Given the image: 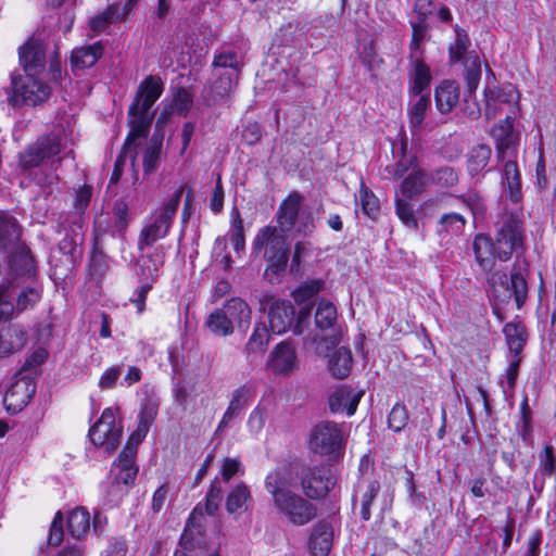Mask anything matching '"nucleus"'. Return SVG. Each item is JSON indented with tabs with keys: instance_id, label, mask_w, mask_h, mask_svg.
I'll return each mask as SVG.
<instances>
[{
	"instance_id": "052dcab7",
	"label": "nucleus",
	"mask_w": 556,
	"mask_h": 556,
	"mask_svg": "<svg viewBox=\"0 0 556 556\" xmlns=\"http://www.w3.org/2000/svg\"><path fill=\"white\" fill-rule=\"evenodd\" d=\"M148 432H149V430L146 429L144 426H139L138 425L137 429L129 437V439H128L125 447L123 448L121 455L135 458L136 453H137V446L146 438Z\"/></svg>"
},
{
	"instance_id": "2eb2a0df",
	"label": "nucleus",
	"mask_w": 556,
	"mask_h": 556,
	"mask_svg": "<svg viewBox=\"0 0 556 556\" xmlns=\"http://www.w3.org/2000/svg\"><path fill=\"white\" fill-rule=\"evenodd\" d=\"M484 109L483 114L488 119L494 118L505 105H513L518 102L519 94L516 88L510 85L488 86L483 91Z\"/></svg>"
},
{
	"instance_id": "f704fd0d",
	"label": "nucleus",
	"mask_w": 556,
	"mask_h": 556,
	"mask_svg": "<svg viewBox=\"0 0 556 556\" xmlns=\"http://www.w3.org/2000/svg\"><path fill=\"white\" fill-rule=\"evenodd\" d=\"M90 529V515L84 507H76L67 516V531L77 540H80Z\"/></svg>"
},
{
	"instance_id": "a211bd4d",
	"label": "nucleus",
	"mask_w": 556,
	"mask_h": 556,
	"mask_svg": "<svg viewBox=\"0 0 556 556\" xmlns=\"http://www.w3.org/2000/svg\"><path fill=\"white\" fill-rule=\"evenodd\" d=\"M298 357L294 346L282 341L270 351L266 368L274 375H289L296 366Z\"/></svg>"
},
{
	"instance_id": "3c124183",
	"label": "nucleus",
	"mask_w": 556,
	"mask_h": 556,
	"mask_svg": "<svg viewBox=\"0 0 556 556\" xmlns=\"http://www.w3.org/2000/svg\"><path fill=\"white\" fill-rule=\"evenodd\" d=\"M408 413L404 405L395 404L388 417V426L394 432H400L407 425Z\"/></svg>"
},
{
	"instance_id": "79ce46f5",
	"label": "nucleus",
	"mask_w": 556,
	"mask_h": 556,
	"mask_svg": "<svg viewBox=\"0 0 556 556\" xmlns=\"http://www.w3.org/2000/svg\"><path fill=\"white\" fill-rule=\"evenodd\" d=\"M412 39L409 42V59L422 58V45L427 38L428 25L425 23L409 22Z\"/></svg>"
},
{
	"instance_id": "f3484780",
	"label": "nucleus",
	"mask_w": 556,
	"mask_h": 556,
	"mask_svg": "<svg viewBox=\"0 0 556 556\" xmlns=\"http://www.w3.org/2000/svg\"><path fill=\"white\" fill-rule=\"evenodd\" d=\"M36 392L35 382L28 377H22L15 380L7 390L3 403L12 414L21 412Z\"/></svg>"
},
{
	"instance_id": "338daca9",
	"label": "nucleus",
	"mask_w": 556,
	"mask_h": 556,
	"mask_svg": "<svg viewBox=\"0 0 556 556\" xmlns=\"http://www.w3.org/2000/svg\"><path fill=\"white\" fill-rule=\"evenodd\" d=\"M243 472L244 469L239 458H224L220 475L225 482H228L236 475H243Z\"/></svg>"
},
{
	"instance_id": "37998d69",
	"label": "nucleus",
	"mask_w": 556,
	"mask_h": 556,
	"mask_svg": "<svg viewBox=\"0 0 556 556\" xmlns=\"http://www.w3.org/2000/svg\"><path fill=\"white\" fill-rule=\"evenodd\" d=\"M205 325L216 336L227 337L233 332V327L220 308L215 309L208 315Z\"/></svg>"
},
{
	"instance_id": "dca6fc26",
	"label": "nucleus",
	"mask_w": 556,
	"mask_h": 556,
	"mask_svg": "<svg viewBox=\"0 0 556 556\" xmlns=\"http://www.w3.org/2000/svg\"><path fill=\"white\" fill-rule=\"evenodd\" d=\"M10 268L16 283L9 282L5 287L11 288L10 292L13 296L15 289L20 287L18 279H30L35 275V263L30 255V250L26 245L18 243L15 247L14 252L10 256Z\"/></svg>"
},
{
	"instance_id": "f8f14e48",
	"label": "nucleus",
	"mask_w": 556,
	"mask_h": 556,
	"mask_svg": "<svg viewBox=\"0 0 556 556\" xmlns=\"http://www.w3.org/2000/svg\"><path fill=\"white\" fill-rule=\"evenodd\" d=\"M122 431V426L116 422L114 412L111 408H105L99 420L90 428L89 438L96 446L103 447L106 453L111 454L119 445Z\"/></svg>"
},
{
	"instance_id": "ea45409f",
	"label": "nucleus",
	"mask_w": 556,
	"mask_h": 556,
	"mask_svg": "<svg viewBox=\"0 0 556 556\" xmlns=\"http://www.w3.org/2000/svg\"><path fill=\"white\" fill-rule=\"evenodd\" d=\"M430 184L429 176L421 169L413 170L402 182V192L409 198L421 193Z\"/></svg>"
},
{
	"instance_id": "a19ab883",
	"label": "nucleus",
	"mask_w": 556,
	"mask_h": 556,
	"mask_svg": "<svg viewBox=\"0 0 556 556\" xmlns=\"http://www.w3.org/2000/svg\"><path fill=\"white\" fill-rule=\"evenodd\" d=\"M118 4H112L103 12L94 15L88 22L90 30L93 35L103 33L112 23L119 22L117 20Z\"/></svg>"
},
{
	"instance_id": "e433bc0d",
	"label": "nucleus",
	"mask_w": 556,
	"mask_h": 556,
	"mask_svg": "<svg viewBox=\"0 0 556 556\" xmlns=\"http://www.w3.org/2000/svg\"><path fill=\"white\" fill-rule=\"evenodd\" d=\"M215 80L212 90L215 96L223 98L229 94L240 76V70H227L225 72H214Z\"/></svg>"
},
{
	"instance_id": "09e8293b",
	"label": "nucleus",
	"mask_w": 556,
	"mask_h": 556,
	"mask_svg": "<svg viewBox=\"0 0 556 556\" xmlns=\"http://www.w3.org/2000/svg\"><path fill=\"white\" fill-rule=\"evenodd\" d=\"M380 491V484L378 481L374 480L367 483L365 488H362V507H361V516L364 520L370 519V505L378 495Z\"/></svg>"
},
{
	"instance_id": "bf43d9fd",
	"label": "nucleus",
	"mask_w": 556,
	"mask_h": 556,
	"mask_svg": "<svg viewBox=\"0 0 556 556\" xmlns=\"http://www.w3.org/2000/svg\"><path fill=\"white\" fill-rule=\"evenodd\" d=\"M192 104V98L191 94L182 88H179L175 93L172 102V110L179 114L185 116L188 111L190 110Z\"/></svg>"
},
{
	"instance_id": "58836bf2",
	"label": "nucleus",
	"mask_w": 556,
	"mask_h": 556,
	"mask_svg": "<svg viewBox=\"0 0 556 556\" xmlns=\"http://www.w3.org/2000/svg\"><path fill=\"white\" fill-rule=\"evenodd\" d=\"M406 152L407 139L404 137L401 139L399 144H393V154L400 157L396 164L392 167V175L394 178H401L408 170V168L414 166L416 162V157L407 156Z\"/></svg>"
},
{
	"instance_id": "9d476101",
	"label": "nucleus",
	"mask_w": 556,
	"mask_h": 556,
	"mask_svg": "<svg viewBox=\"0 0 556 556\" xmlns=\"http://www.w3.org/2000/svg\"><path fill=\"white\" fill-rule=\"evenodd\" d=\"M344 444L343 428L332 421H321L311 431L308 447L319 455L339 458Z\"/></svg>"
},
{
	"instance_id": "9b49d317",
	"label": "nucleus",
	"mask_w": 556,
	"mask_h": 556,
	"mask_svg": "<svg viewBox=\"0 0 556 556\" xmlns=\"http://www.w3.org/2000/svg\"><path fill=\"white\" fill-rule=\"evenodd\" d=\"M294 476L299 473L293 467ZM301 486L308 498L325 497L336 484L331 469L326 466H303L300 471Z\"/></svg>"
},
{
	"instance_id": "774afa93",
	"label": "nucleus",
	"mask_w": 556,
	"mask_h": 556,
	"mask_svg": "<svg viewBox=\"0 0 556 556\" xmlns=\"http://www.w3.org/2000/svg\"><path fill=\"white\" fill-rule=\"evenodd\" d=\"M323 288L324 282L321 280L306 282L294 292V298L296 301L305 302L316 295Z\"/></svg>"
},
{
	"instance_id": "13d9d810",
	"label": "nucleus",
	"mask_w": 556,
	"mask_h": 556,
	"mask_svg": "<svg viewBox=\"0 0 556 556\" xmlns=\"http://www.w3.org/2000/svg\"><path fill=\"white\" fill-rule=\"evenodd\" d=\"M222 497H223L222 488L218 485L217 479H215L212 482L211 488L206 494L204 509L207 515L213 516L217 511V509L219 507V503L222 501Z\"/></svg>"
},
{
	"instance_id": "49530a36",
	"label": "nucleus",
	"mask_w": 556,
	"mask_h": 556,
	"mask_svg": "<svg viewBox=\"0 0 556 556\" xmlns=\"http://www.w3.org/2000/svg\"><path fill=\"white\" fill-rule=\"evenodd\" d=\"M39 299L40 292L35 287L27 286L22 288L16 294V305L14 306V312L16 311L17 313H21L34 307Z\"/></svg>"
},
{
	"instance_id": "7c9ffc66",
	"label": "nucleus",
	"mask_w": 556,
	"mask_h": 556,
	"mask_svg": "<svg viewBox=\"0 0 556 556\" xmlns=\"http://www.w3.org/2000/svg\"><path fill=\"white\" fill-rule=\"evenodd\" d=\"M503 332L510 353L520 356L528 339L526 327L521 323H508Z\"/></svg>"
},
{
	"instance_id": "0eeeda50",
	"label": "nucleus",
	"mask_w": 556,
	"mask_h": 556,
	"mask_svg": "<svg viewBox=\"0 0 556 556\" xmlns=\"http://www.w3.org/2000/svg\"><path fill=\"white\" fill-rule=\"evenodd\" d=\"M303 197L293 192L285 199L276 213L277 228L282 232L295 231L309 235L314 228V218L309 212L301 211Z\"/></svg>"
},
{
	"instance_id": "4be33fe9",
	"label": "nucleus",
	"mask_w": 556,
	"mask_h": 556,
	"mask_svg": "<svg viewBox=\"0 0 556 556\" xmlns=\"http://www.w3.org/2000/svg\"><path fill=\"white\" fill-rule=\"evenodd\" d=\"M220 311L225 314L227 319H229L233 328L237 327L242 331L249 328L252 312L247 302L242 299L232 298L228 300Z\"/></svg>"
},
{
	"instance_id": "6e6d98bb",
	"label": "nucleus",
	"mask_w": 556,
	"mask_h": 556,
	"mask_svg": "<svg viewBox=\"0 0 556 556\" xmlns=\"http://www.w3.org/2000/svg\"><path fill=\"white\" fill-rule=\"evenodd\" d=\"M214 72H225L227 70H240V62L235 52H223L215 56L213 61Z\"/></svg>"
},
{
	"instance_id": "72a5a7b5",
	"label": "nucleus",
	"mask_w": 556,
	"mask_h": 556,
	"mask_svg": "<svg viewBox=\"0 0 556 556\" xmlns=\"http://www.w3.org/2000/svg\"><path fill=\"white\" fill-rule=\"evenodd\" d=\"M352 363L351 351L346 348H339L330 356L328 367L333 377L344 379L351 371Z\"/></svg>"
},
{
	"instance_id": "393cba45",
	"label": "nucleus",
	"mask_w": 556,
	"mask_h": 556,
	"mask_svg": "<svg viewBox=\"0 0 556 556\" xmlns=\"http://www.w3.org/2000/svg\"><path fill=\"white\" fill-rule=\"evenodd\" d=\"M252 396L251 390L243 386L232 391L231 399L222 420L218 424L217 431H222L229 426L230 421L239 417L241 412L248 405Z\"/></svg>"
},
{
	"instance_id": "a18cd8bd",
	"label": "nucleus",
	"mask_w": 556,
	"mask_h": 556,
	"mask_svg": "<svg viewBox=\"0 0 556 556\" xmlns=\"http://www.w3.org/2000/svg\"><path fill=\"white\" fill-rule=\"evenodd\" d=\"M429 180L441 188H451L458 182V174L451 166H442L430 173Z\"/></svg>"
},
{
	"instance_id": "412c9836",
	"label": "nucleus",
	"mask_w": 556,
	"mask_h": 556,
	"mask_svg": "<svg viewBox=\"0 0 556 556\" xmlns=\"http://www.w3.org/2000/svg\"><path fill=\"white\" fill-rule=\"evenodd\" d=\"M27 341V333L22 326L10 324L0 329V357H8L22 350Z\"/></svg>"
},
{
	"instance_id": "473e14b6",
	"label": "nucleus",
	"mask_w": 556,
	"mask_h": 556,
	"mask_svg": "<svg viewBox=\"0 0 556 556\" xmlns=\"http://www.w3.org/2000/svg\"><path fill=\"white\" fill-rule=\"evenodd\" d=\"M163 147V135L154 132L151 137L148 147L143 152L142 167L143 174L151 175L156 170L161 160V152Z\"/></svg>"
},
{
	"instance_id": "f257e3e1",
	"label": "nucleus",
	"mask_w": 556,
	"mask_h": 556,
	"mask_svg": "<svg viewBox=\"0 0 556 556\" xmlns=\"http://www.w3.org/2000/svg\"><path fill=\"white\" fill-rule=\"evenodd\" d=\"M163 81L157 76L150 75L140 83L134 101L128 109V125L130 130L125 140L122 153L115 161L110 185L117 184L121 179L127 159H129L131 165L135 166L137 155L136 140L146 137L149 132L154 118V112H151V109L163 93Z\"/></svg>"
},
{
	"instance_id": "c9c22d12",
	"label": "nucleus",
	"mask_w": 556,
	"mask_h": 556,
	"mask_svg": "<svg viewBox=\"0 0 556 556\" xmlns=\"http://www.w3.org/2000/svg\"><path fill=\"white\" fill-rule=\"evenodd\" d=\"M112 471L114 472L113 479L128 490L136 479L138 468L135 466V458L119 454Z\"/></svg>"
},
{
	"instance_id": "a878e982",
	"label": "nucleus",
	"mask_w": 556,
	"mask_h": 556,
	"mask_svg": "<svg viewBox=\"0 0 556 556\" xmlns=\"http://www.w3.org/2000/svg\"><path fill=\"white\" fill-rule=\"evenodd\" d=\"M20 60L26 74L36 75L45 63L42 45L38 41L29 40L20 49Z\"/></svg>"
},
{
	"instance_id": "c03bdc74",
	"label": "nucleus",
	"mask_w": 556,
	"mask_h": 556,
	"mask_svg": "<svg viewBox=\"0 0 556 556\" xmlns=\"http://www.w3.org/2000/svg\"><path fill=\"white\" fill-rule=\"evenodd\" d=\"M491 149L485 144H478L473 147L468 155V169L470 174H478L489 163L491 157Z\"/></svg>"
},
{
	"instance_id": "6ab92c4d",
	"label": "nucleus",
	"mask_w": 556,
	"mask_h": 556,
	"mask_svg": "<svg viewBox=\"0 0 556 556\" xmlns=\"http://www.w3.org/2000/svg\"><path fill=\"white\" fill-rule=\"evenodd\" d=\"M337 318L338 313L334 304L328 300H320L315 312V325L316 328L321 332H330L328 336L323 337L321 341H326L331 346L336 345L339 342V338L334 329Z\"/></svg>"
},
{
	"instance_id": "4d7b16f0",
	"label": "nucleus",
	"mask_w": 556,
	"mask_h": 556,
	"mask_svg": "<svg viewBox=\"0 0 556 556\" xmlns=\"http://www.w3.org/2000/svg\"><path fill=\"white\" fill-rule=\"evenodd\" d=\"M538 470L543 476H552L556 471V456L553 447L546 445L539 455V468Z\"/></svg>"
},
{
	"instance_id": "5701e85b",
	"label": "nucleus",
	"mask_w": 556,
	"mask_h": 556,
	"mask_svg": "<svg viewBox=\"0 0 556 556\" xmlns=\"http://www.w3.org/2000/svg\"><path fill=\"white\" fill-rule=\"evenodd\" d=\"M430 105L431 101L429 93H409L407 116L413 134H416L421 128Z\"/></svg>"
},
{
	"instance_id": "4468645a",
	"label": "nucleus",
	"mask_w": 556,
	"mask_h": 556,
	"mask_svg": "<svg viewBox=\"0 0 556 556\" xmlns=\"http://www.w3.org/2000/svg\"><path fill=\"white\" fill-rule=\"evenodd\" d=\"M61 152V142L56 135H48L38 138L18 155V165L27 170L39 166Z\"/></svg>"
},
{
	"instance_id": "b1692460",
	"label": "nucleus",
	"mask_w": 556,
	"mask_h": 556,
	"mask_svg": "<svg viewBox=\"0 0 556 556\" xmlns=\"http://www.w3.org/2000/svg\"><path fill=\"white\" fill-rule=\"evenodd\" d=\"M435 105L440 113H451L459 102V87L453 80L442 81L434 90Z\"/></svg>"
},
{
	"instance_id": "864d4df0",
	"label": "nucleus",
	"mask_w": 556,
	"mask_h": 556,
	"mask_svg": "<svg viewBox=\"0 0 556 556\" xmlns=\"http://www.w3.org/2000/svg\"><path fill=\"white\" fill-rule=\"evenodd\" d=\"M361 204L363 212L375 219L380 212V203L378 198L367 188L361 189Z\"/></svg>"
},
{
	"instance_id": "0e129e2a",
	"label": "nucleus",
	"mask_w": 556,
	"mask_h": 556,
	"mask_svg": "<svg viewBox=\"0 0 556 556\" xmlns=\"http://www.w3.org/2000/svg\"><path fill=\"white\" fill-rule=\"evenodd\" d=\"M396 215L402 220V223L408 228L417 227V219L415 217V213L412 204L397 199L396 200Z\"/></svg>"
},
{
	"instance_id": "cd10ccee",
	"label": "nucleus",
	"mask_w": 556,
	"mask_h": 556,
	"mask_svg": "<svg viewBox=\"0 0 556 556\" xmlns=\"http://www.w3.org/2000/svg\"><path fill=\"white\" fill-rule=\"evenodd\" d=\"M103 53V46L100 41L89 46L76 48L72 52L71 62L73 67L85 70L93 66Z\"/></svg>"
},
{
	"instance_id": "f03ea898",
	"label": "nucleus",
	"mask_w": 556,
	"mask_h": 556,
	"mask_svg": "<svg viewBox=\"0 0 556 556\" xmlns=\"http://www.w3.org/2000/svg\"><path fill=\"white\" fill-rule=\"evenodd\" d=\"M475 257L479 266L486 273V280L495 298L506 302L515 298L517 308H521L527 300L528 285L520 273H514L510 278L500 270H492L494 267L495 243L489 236L479 233L472 243Z\"/></svg>"
},
{
	"instance_id": "c85d7f7f",
	"label": "nucleus",
	"mask_w": 556,
	"mask_h": 556,
	"mask_svg": "<svg viewBox=\"0 0 556 556\" xmlns=\"http://www.w3.org/2000/svg\"><path fill=\"white\" fill-rule=\"evenodd\" d=\"M332 529L327 523L317 525L309 539V548L314 556H327L332 546Z\"/></svg>"
},
{
	"instance_id": "6e6552de",
	"label": "nucleus",
	"mask_w": 556,
	"mask_h": 556,
	"mask_svg": "<svg viewBox=\"0 0 556 556\" xmlns=\"http://www.w3.org/2000/svg\"><path fill=\"white\" fill-rule=\"evenodd\" d=\"M494 243L495 256L501 262H507L514 252L522 249L525 232L520 214L517 212H504Z\"/></svg>"
},
{
	"instance_id": "603ef678",
	"label": "nucleus",
	"mask_w": 556,
	"mask_h": 556,
	"mask_svg": "<svg viewBox=\"0 0 556 556\" xmlns=\"http://www.w3.org/2000/svg\"><path fill=\"white\" fill-rule=\"evenodd\" d=\"M113 216H114V228L117 232H123L129 220V206L124 200H118L115 202L113 206Z\"/></svg>"
},
{
	"instance_id": "c756f323",
	"label": "nucleus",
	"mask_w": 556,
	"mask_h": 556,
	"mask_svg": "<svg viewBox=\"0 0 556 556\" xmlns=\"http://www.w3.org/2000/svg\"><path fill=\"white\" fill-rule=\"evenodd\" d=\"M252 500L249 486L244 482L236 484L226 497V510L230 515L240 516Z\"/></svg>"
},
{
	"instance_id": "680f3d73",
	"label": "nucleus",
	"mask_w": 556,
	"mask_h": 556,
	"mask_svg": "<svg viewBox=\"0 0 556 556\" xmlns=\"http://www.w3.org/2000/svg\"><path fill=\"white\" fill-rule=\"evenodd\" d=\"M266 421V409L261 406H256L249 415L247 427L251 434L256 435L258 434Z\"/></svg>"
},
{
	"instance_id": "2f4dec72",
	"label": "nucleus",
	"mask_w": 556,
	"mask_h": 556,
	"mask_svg": "<svg viewBox=\"0 0 556 556\" xmlns=\"http://www.w3.org/2000/svg\"><path fill=\"white\" fill-rule=\"evenodd\" d=\"M269 339L270 337L266 325L257 323L244 346L247 358L251 359L255 355L263 354L267 349Z\"/></svg>"
},
{
	"instance_id": "69168bd1",
	"label": "nucleus",
	"mask_w": 556,
	"mask_h": 556,
	"mask_svg": "<svg viewBox=\"0 0 556 556\" xmlns=\"http://www.w3.org/2000/svg\"><path fill=\"white\" fill-rule=\"evenodd\" d=\"M127 493V488L118 483L115 479H112L105 488L106 501L112 506H116Z\"/></svg>"
},
{
	"instance_id": "e2e57ef3",
	"label": "nucleus",
	"mask_w": 556,
	"mask_h": 556,
	"mask_svg": "<svg viewBox=\"0 0 556 556\" xmlns=\"http://www.w3.org/2000/svg\"><path fill=\"white\" fill-rule=\"evenodd\" d=\"M10 287H0V321L12 318L14 314V304Z\"/></svg>"
},
{
	"instance_id": "8fccbe9b",
	"label": "nucleus",
	"mask_w": 556,
	"mask_h": 556,
	"mask_svg": "<svg viewBox=\"0 0 556 556\" xmlns=\"http://www.w3.org/2000/svg\"><path fill=\"white\" fill-rule=\"evenodd\" d=\"M455 42L450 47V58L452 61L458 62L464 58L468 47L470 46V40L466 31L458 26L455 27Z\"/></svg>"
},
{
	"instance_id": "1a4fd4ad",
	"label": "nucleus",
	"mask_w": 556,
	"mask_h": 556,
	"mask_svg": "<svg viewBox=\"0 0 556 556\" xmlns=\"http://www.w3.org/2000/svg\"><path fill=\"white\" fill-rule=\"evenodd\" d=\"M269 328L274 333L281 334L292 328L293 333L301 336L309 320V308L303 307L295 319V308L290 301L273 300L267 307Z\"/></svg>"
},
{
	"instance_id": "ddd939ff",
	"label": "nucleus",
	"mask_w": 556,
	"mask_h": 556,
	"mask_svg": "<svg viewBox=\"0 0 556 556\" xmlns=\"http://www.w3.org/2000/svg\"><path fill=\"white\" fill-rule=\"evenodd\" d=\"M13 93L9 100L12 105L29 104L36 105L48 99L50 88L34 74H26L25 77L12 79Z\"/></svg>"
},
{
	"instance_id": "de8ad7c7",
	"label": "nucleus",
	"mask_w": 556,
	"mask_h": 556,
	"mask_svg": "<svg viewBox=\"0 0 556 556\" xmlns=\"http://www.w3.org/2000/svg\"><path fill=\"white\" fill-rule=\"evenodd\" d=\"M465 218L457 213L444 214L439 222V233H458L465 227Z\"/></svg>"
},
{
	"instance_id": "bb28decb",
	"label": "nucleus",
	"mask_w": 556,
	"mask_h": 556,
	"mask_svg": "<svg viewBox=\"0 0 556 556\" xmlns=\"http://www.w3.org/2000/svg\"><path fill=\"white\" fill-rule=\"evenodd\" d=\"M409 60L413 66L409 72V93H429V85L432 79L429 66L425 64L422 58Z\"/></svg>"
},
{
	"instance_id": "5fc2aeb1",
	"label": "nucleus",
	"mask_w": 556,
	"mask_h": 556,
	"mask_svg": "<svg viewBox=\"0 0 556 556\" xmlns=\"http://www.w3.org/2000/svg\"><path fill=\"white\" fill-rule=\"evenodd\" d=\"M232 217V230H231V243L237 252L243 250L244 248V232H243V222L241 219L240 213L237 208H233L231 212Z\"/></svg>"
},
{
	"instance_id": "39448f33",
	"label": "nucleus",
	"mask_w": 556,
	"mask_h": 556,
	"mask_svg": "<svg viewBox=\"0 0 556 556\" xmlns=\"http://www.w3.org/2000/svg\"><path fill=\"white\" fill-rule=\"evenodd\" d=\"M184 187L178 188L161 207L146 220L138 239V249L144 251L156 241L165 238L178 210Z\"/></svg>"
},
{
	"instance_id": "4c0bfd02",
	"label": "nucleus",
	"mask_w": 556,
	"mask_h": 556,
	"mask_svg": "<svg viewBox=\"0 0 556 556\" xmlns=\"http://www.w3.org/2000/svg\"><path fill=\"white\" fill-rule=\"evenodd\" d=\"M21 238V228L15 218L0 214V245H17Z\"/></svg>"
},
{
	"instance_id": "423d86ee",
	"label": "nucleus",
	"mask_w": 556,
	"mask_h": 556,
	"mask_svg": "<svg viewBox=\"0 0 556 556\" xmlns=\"http://www.w3.org/2000/svg\"><path fill=\"white\" fill-rule=\"evenodd\" d=\"M253 249L255 252L263 251L264 258L268 262V267L274 271L283 270L289 258V244L286 232L277 227L265 226L261 228L254 240Z\"/></svg>"
},
{
	"instance_id": "aec40b11",
	"label": "nucleus",
	"mask_w": 556,
	"mask_h": 556,
	"mask_svg": "<svg viewBox=\"0 0 556 556\" xmlns=\"http://www.w3.org/2000/svg\"><path fill=\"white\" fill-rule=\"evenodd\" d=\"M363 391H355L349 386L337 388L329 396V407L332 413L346 412L349 416L356 412Z\"/></svg>"
},
{
	"instance_id": "20e7f679",
	"label": "nucleus",
	"mask_w": 556,
	"mask_h": 556,
	"mask_svg": "<svg viewBox=\"0 0 556 556\" xmlns=\"http://www.w3.org/2000/svg\"><path fill=\"white\" fill-rule=\"evenodd\" d=\"M492 137L496 141L497 159L503 163L501 167V185L508 200L518 204L522 199L521 174L516 157V137L509 116L492 129Z\"/></svg>"
},
{
	"instance_id": "7ed1b4c3",
	"label": "nucleus",
	"mask_w": 556,
	"mask_h": 556,
	"mask_svg": "<svg viewBox=\"0 0 556 556\" xmlns=\"http://www.w3.org/2000/svg\"><path fill=\"white\" fill-rule=\"evenodd\" d=\"M294 479L291 468H278L265 478V489L271 495L274 507L291 523L304 526L316 516L315 506L290 490Z\"/></svg>"
}]
</instances>
